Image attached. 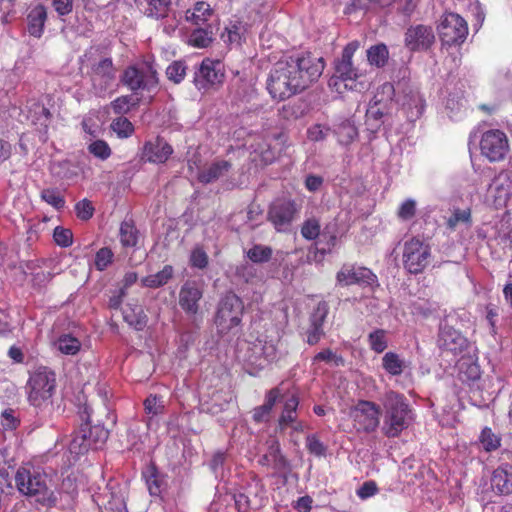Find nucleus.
<instances>
[{"label": "nucleus", "mask_w": 512, "mask_h": 512, "mask_svg": "<svg viewBox=\"0 0 512 512\" xmlns=\"http://www.w3.org/2000/svg\"><path fill=\"white\" fill-rule=\"evenodd\" d=\"M324 70L322 58L310 53L283 55L271 68L267 90L275 100H285L317 81Z\"/></svg>", "instance_id": "f257e3e1"}, {"label": "nucleus", "mask_w": 512, "mask_h": 512, "mask_svg": "<svg viewBox=\"0 0 512 512\" xmlns=\"http://www.w3.org/2000/svg\"><path fill=\"white\" fill-rule=\"evenodd\" d=\"M382 405L384 409L382 430L387 437H397L413 422V411L403 394L392 390L386 392Z\"/></svg>", "instance_id": "f03ea898"}, {"label": "nucleus", "mask_w": 512, "mask_h": 512, "mask_svg": "<svg viewBox=\"0 0 512 512\" xmlns=\"http://www.w3.org/2000/svg\"><path fill=\"white\" fill-rule=\"evenodd\" d=\"M394 95L395 88L392 83L386 82L377 89L366 111V124L372 133L381 126L386 129V125L392 123V112L396 106Z\"/></svg>", "instance_id": "7ed1b4c3"}, {"label": "nucleus", "mask_w": 512, "mask_h": 512, "mask_svg": "<svg viewBox=\"0 0 512 512\" xmlns=\"http://www.w3.org/2000/svg\"><path fill=\"white\" fill-rule=\"evenodd\" d=\"M55 384V373L47 367H39L34 371V408L40 409L44 419L48 418L53 410L51 398Z\"/></svg>", "instance_id": "20e7f679"}, {"label": "nucleus", "mask_w": 512, "mask_h": 512, "mask_svg": "<svg viewBox=\"0 0 512 512\" xmlns=\"http://www.w3.org/2000/svg\"><path fill=\"white\" fill-rule=\"evenodd\" d=\"M243 302L234 293H227L218 304L215 324L220 334H226L241 323Z\"/></svg>", "instance_id": "39448f33"}, {"label": "nucleus", "mask_w": 512, "mask_h": 512, "mask_svg": "<svg viewBox=\"0 0 512 512\" xmlns=\"http://www.w3.org/2000/svg\"><path fill=\"white\" fill-rule=\"evenodd\" d=\"M431 256L430 246L419 238L405 241L403 246V264L411 274L421 273L429 264Z\"/></svg>", "instance_id": "423d86ee"}, {"label": "nucleus", "mask_w": 512, "mask_h": 512, "mask_svg": "<svg viewBox=\"0 0 512 512\" xmlns=\"http://www.w3.org/2000/svg\"><path fill=\"white\" fill-rule=\"evenodd\" d=\"M481 155L490 162H499L507 156L510 145L506 133L500 129H489L482 133L479 141Z\"/></svg>", "instance_id": "0eeeda50"}, {"label": "nucleus", "mask_w": 512, "mask_h": 512, "mask_svg": "<svg viewBox=\"0 0 512 512\" xmlns=\"http://www.w3.org/2000/svg\"><path fill=\"white\" fill-rule=\"evenodd\" d=\"M438 33L443 45H459L468 35V25L459 14L446 13L440 20Z\"/></svg>", "instance_id": "6e6552de"}, {"label": "nucleus", "mask_w": 512, "mask_h": 512, "mask_svg": "<svg viewBox=\"0 0 512 512\" xmlns=\"http://www.w3.org/2000/svg\"><path fill=\"white\" fill-rule=\"evenodd\" d=\"M58 477L54 472L43 473L34 471V502L53 507L57 504L59 492H57Z\"/></svg>", "instance_id": "1a4fd4ad"}, {"label": "nucleus", "mask_w": 512, "mask_h": 512, "mask_svg": "<svg viewBox=\"0 0 512 512\" xmlns=\"http://www.w3.org/2000/svg\"><path fill=\"white\" fill-rule=\"evenodd\" d=\"M122 82L133 92L138 90L153 92L158 87V76L151 66H130L125 69Z\"/></svg>", "instance_id": "9d476101"}, {"label": "nucleus", "mask_w": 512, "mask_h": 512, "mask_svg": "<svg viewBox=\"0 0 512 512\" xmlns=\"http://www.w3.org/2000/svg\"><path fill=\"white\" fill-rule=\"evenodd\" d=\"M357 431L373 432L379 425L380 407L371 401L361 400L349 412Z\"/></svg>", "instance_id": "9b49d317"}, {"label": "nucleus", "mask_w": 512, "mask_h": 512, "mask_svg": "<svg viewBox=\"0 0 512 512\" xmlns=\"http://www.w3.org/2000/svg\"><path fill=\"white\" fill-rule=\"evenodd\" d=\"M512 197V178L507 172L497 174L489 184L485 202L495 208L506 206Z\"/></svg>", "instance_id": "f8f14e48"}, {"label": "nucleus", "mask_w": 512, "mask_h": 512, "mask_svg": "<svg viewBox=\"0 0 512 512\" xmlns=\"http://www.w3.org/2000/svg\"><path fill=\"white\" fill-rule=\"evenodd\" d=\"M437 343L442 351L453 355L462 353L468 346L466 337L446 321L440 323Z\"/></svg>", "instance_id": "ddd939ff"}, {"label": "nucleus", "mask_w": 512, "mask_h": 512, "mask_svg": "<svg viewBox=\"0 0 512 512\" xmlns=\"http://www.w3.org/2000/svg\"><path fill=\"white\" fill-rule=\"evenodd\" d=\"M223 65L218 60L206 58L202 61L198 71L195 73L194 82L198 89H208L222 82Z\"/></svg>", "instance_id": "4468645a"}, {"label": "nucleus", "mask_w": 512, "mask_h": 512, "mask_svg": "<svg viewBox=\"0 0 512 512\" xmlns=\"http://www.w3.org/2000/svg\"><path fill=\"white\" fill-rule=\"evenodd\" d=\"M404 42L410 51L428 50L435 42L433 28L423 24L412 25L405 33Z\"/></svg>", "instance_id": "2eb2a0df"}, {"label": "nucleus", "mask_w": 512, "mask_h": 512, "mask_svg": "<svg viewBox=\"0 0 512 512\" xmlns=\"http://www.w3.org/2000/svg\"><path fill=\"white\" fill-rule=\"evenodd\" d=\"M376 280V275L366 267L344 265L337 273V281L343 286L353 284L373 285Z\"/></svg>", "instance_id": "dca6fc26"}, {"label": "nucleus", "mask_w": 512, "mask_h": 512, "mask_svg": "<svg viewBox=\"0 0 512 512\" xmlns=\"http://www.w3.org/2000/svg\"><path fill=\"white\" fill-rule=\"evenodd\" d=\"M91 80L98 94L109 89L115 80V69L110 58L100 60L92 69Z\"/></svg>", "instance_id": "f3484780"}, {"label": "nucleus", "mask_w": 512, "mask_h": 512, "mask_svg": "<svg viewBox=\"0 0 512 512\" xmlns=\"http://www.w3.org/2000/svg\"><path fill=\"white\" fill-rule=\"evenodd\" d=\"M295 213L294 204L286 200L275 201L269 210V219L277 231H286Z\"/></svg>", "instance_id": "a211bd4d"}, {"label": "nucleus", "mask_w": 512, "mask_h": 512, "mask_svg": "<svg viewBox=\"0 0 512 512\" xmlns=\"http://www.w3.org/2000/svg\"><path fill=\"white\" fill-rule=\"evenodd\" d=\"M202 291L195 281H186L179 292V305L187 313L195 315L199 310Z\"/></svg>", "instance_id": "6ab92c4d"}, {"label": "nucleus", "mask_w": 512, "mask_h": 512, "mask_svg": "<svg viewBox=\"0 0 512 512\" xmlns=\"http://www.w3.org/2000/svg\"><path fill=\"white\" fill-rule=\"evenodd\" d=\"M172 153V146L160 137L146 142L143 148V158L155 164L165 163Z\"/></svg>", "instance_id": "aec40b11"}, {"label": "nucleus", "mask_w": 512, "mask_h": 512, "mask_svg": "<svg viewBox=\"0 0 512 512\" xmlns=\"http://www.w3.org/2000/svg\"><path fill=\"white\" fill-rule=\"evenodd\" d=\"M267 445V452L259 458V464L269 467L275 472H281L287 469L288 462L286 458L281 454L278 440L274 437H271L267 441Z\"/></svg>", "instance_id": "412c9836"}, {"label": "nucleus", "mask_w": 512, "mask_h": 512, "mask_svg": "<svg viewBox=\"0 0 512 512\" xmlns=\"http://www.w3.org/2000/svg\"><path fill=\"white\" fill-rule=\"evenodd\" d=\"M359 48V43L353 41L348 43L342 52L341 59L337 62L336 74L343 80H353L357 77V71L352 64V58Z\"/></svg>", "instance_id": "4be33fe9"}, {"label": "nucleus", "mask_w": 512, "mask_h": 512, "mask_svg": "<svg viewBox=\"0 0 512 512\" xmlns=\"http://www.w3.org/2000/svg\"><path fill=\"white\" fill-rule=\"evenodd\" d=\"M277 341L269 340V341H262L258 340L257 343L253 345V353L255 355H259L261 359L258 360H252L250 359V362L252 364H255L256 366L263 368L265 364H269L272 362L277 361L280 358V351L277 345Z\"/></svg>", "instance_id": "5701e85b"}, {"label": "nucleus", "mask_w": 512, "mask_h": 512, "mask_svg": "<svg viewBox=\"0 0 512 512\" xmlns=\"http://www.w3.org/2000/svg\"><path fill=\"white\" fill-rule=\"evenodd\" d=\"M256 143L250 144L252 161L267 165L272 163L276 158V148L272 147L269 137H257Z\"/></svg>", "instance_id": "b1692460"}, {"label": "nucleus", "mask_w": 512, "mask_h": 512, "mask_svg": "<svg viewBox=\"0 0 512 512\" xmlns=\"http://www.w3.org/2000/svg\"><path fill=\"white\" fill-rule=\"evenodd\" d=\"M425 103L423 97L418 91L410 90L405 94L401 103V111H403L407 120L415 121L424 111Z\"/></svg>", "instance_id": "393cba45"}, {"label": "nucleus", "mask_w": 512, "mask_h": 512, "mask_svg": "<svg viewBox=\"0 0 512 512\" xmlns=\"http://www.w3.org/2000/svg\"><path fill=\"white\" fill-rule=\"evenodd\" d=\"M381 366L390 377H398L409 368L410 363L401 354L388 351L382 356Z\"/></svg>", "instance_id": "a878e982"}, {"label": "nucleus", "mask_w": 512, "mask_h": 512, "mask_svg": "<svg viewBox=\"0 0 512 512\" xmlns=\"http://www.w3.org/2000/svg\"><path fill=\"white\" fill-rule=\"evenodd\" d=\"M491 485L500 494L512 493V466L502 465L492 475Z\"/></svg>", "instance_id": "bb28decb"}, {"label": "nucleus", "mask_w": 512, "mask_h": 512, "mask_svg": "<svg viewBox=\"0 0 512 512\" xmlns=\"http://www.w3.org/2000/svg\"><path fill=\"white\" fill-rule=\"evenodd\" d=\"M466 100L461 92L450 93L445 101V111L452 120H459L466 112Z\"/></svg>", "instance_id": "cd10ccee"}, {"label": "nucleus", "mask_w": 512, "mask_h": 512, "mask_svg": "<svg viewBox=\"0 0 512 512\" xmlns=\"http://www.w3.org/2000/svg\"><path fill=\"white\" fill-rule=\"evenodd\" d=\"M279 397V389L274 388L270 390L263 405L256 407L253 410V420L257 423L267 422L269 420L271 411Z\"/></svg>", "instance_id": "c85d7f7f"}, {"label": "nucleus", "mask_w": 512, "mask_h": 512, "mask_svg": "<svg viewBox=\"0 0 512 512\" xmlns=\"http://www.w3.org/2000/svg\"><path fill=\"white\" fill-rule=\"evenodd\" d=\"M230 167L231 164L226 160L216 161L209 167L205 168L201 174H199L198 181L203 184L211 183L226 174Z\"/></svg>", "instance_id": "c756f323"}, {"label": "nucleus", "mask_w": 512, "mask_h": 512, "mask_svg": "<svg viewBox=\"0 0 512 512\" xmlns=\"http://www.w3.org/2000/svg\"><path fill=\"white\" fill-rule=\"evenodd\" d=\"M299 401L298 398L294 395L287 398L284 402L283 410L279 418V427L280 429H285L286 427L294 424L297 419V407Z\"/></svg>", "instance_id": "7c9ffc66"}, {"label": "nucleus", "mask_w": 512, "mask_h": 512, "mask_svg": "<svg viewBox=\"0 0 512 512\" xmlns=\"http://www.w3.org/2000/svg\"><path fill=\"white\" fill-rule=\"evenodd\" d=\"M211 13L212 9L210 5L207 2L199 1L194 5L193 9L186 11L185 18L195 25H200L208 20Z\"/></svg>", "instance_id": "2f4dec72"}, {"label": "nucleus", "mask_w": 512, "mask_h": 512, "mask_svg": "<svg viewBox=\"0 0 512 512\" xmlns=\"http://www.w3.org/2000/svg\"><path fill=\"white\" fill-rule=\"evenodd\" d=\"M119 238L125 248H133L137 245L139 232L132 221H123L120 225Z\"/></svg>", "instance_id": "473e14b6"}, {"label": "nucleus", "mask_w": 512, "mask_h": 512, "mask_svg": "<svg viewBox=\"0 0 512 512\" xmlns=\"http://www.w3.org/2000/svg\"><path fill=\"white\" fill-rule=\"evenodd\" d=\"M173 273V267L165 265L161 271L142 278L141 282L144 287L158 288L165 285L172 278Z\"/></svg>", "instance_id": "72a5a7b5"}, {"label": "nucleus", "mask_w": 512, "mask_h": 512, "mask_svg": "<svg viewBox=\"0 0 512 512\" xmlns=\"http://www.w3.org/2000/svg\"><path fill=\"white\" fill-rule=\"evenodd\" d=\"M124 320L136 330H143L147 324V316L143 309L137 305H129L123 312Z\"/></svg>", "instance_id": "f704fd0d"}, {"label": "nucleus", "mask_w": 512, "mask_h": 512, "mask_svg": "<svg viewBox=\"0 0 512 512\" xmlns=\"http://www.w3.org/2000/svg\"><path fill=\"white\" fill-rule=\"evenodd\" d=\"M143 404L145 413L148 416L147 425L150 427L152 425L153 419L164 412V401L161 397L150 394L144 400Z\"/></svg>", "instance_id": "c9c22d12"}, {"label": "nucleus", "mask_w": 512, "mask_h": 512, "mask_svg": "<svg viewBox=\"0 0 512 512\" xmlns=\"http://www.w3.org/2000/svg\"><path fill=\"white\" fill-rule=\"evenodd\" d=\"M15 484L20 493L32 496V474L27 467H20L15 475Z\"/></svg>", "instance_id": "e433bc0d"}, {"label": "nucleus", "mask_w": 512, "mask_h": 512, "mask_svg": "<svg viewBox=\"0 0 512 512\" xmlns=\"http://www.w3.org/2000/svg\"><path fill=\"white\" fill-rule=\"evenodd\" d=\"M171 0H148L145 14L154 19H162L168 15Z\"/></svg>", "instance_id": "4c0bfd02"}, {"label": "nucleus", "mask_w": 512, "mask_h": 512, "mask_svg": "<svg viewBox=\"0 0 512 512\" xmlns=\"http://www.w3.org/2000/svg\"><path fill=\"white\" fill-rule=\"evenodd\" d=\"M90 448L93 449L92 443L89 437L87 436L86 428H82L81 431L77 433L71 440L69 445V451L76 457L80 454L85 453Z\"/></svg>", "instance_id": "58836bf2"}, {"label": "nucleus", "mask_w": 512, "mask_h": 512, "mask_svg": "<svg viewBox=\"0 0 512 512\" xmlns=\"http://www.w3.org/2000/svg\"><path fill=\"white\" fill-rule=\"evenodd\" d=\"M335 134L340 144L348 145L357 137L358 130L353 122L345 120L338 125Z\"/></svg>", "instance_id": "ea45409f"}, {"label": "nucleus", "mask_w": 512, "mask_h": 512, "mask_svg": "<svg viewBox=\"0 0 512 512\" xmlns=\"http://www.w3.org/2000/svg\"><path fill=\"white\" fill-rule=\"evenodd\" d=\"M57 349L65 355H75L80 351L81 343L70 334L61 335L56 342Z\"/></svg>", "instance_id": "a19ab883"}, {"label": "nucleus", "mask_w": 512, "mask_h": 512, "mask_svg": "<svg viewBox=\"0 0 512 512\" xmlns=\"http://www.w3.org/2000/svg\"><path fill=\"white\" fill-rule=\"evenodd\" d=\"M389 58V52L384 44H377L367 50V59L371 65L383 67Z\"/></svg>", "instance_id": "79ce46f5"}, {"label": "nucleus", "mask_w": 512, "mask_h": 512, "mask_svg": "<svg viewBox=\"0 0 512 512\" xmlns=\"http://www.w3.org/2000/svg\"><path fill=\"white\" fill-rule=\"evenodd\" d=\"M368 345L375 353H383L388 347L387 331L375 329L368 334Z\"/></svg>", "instance_id": "37998d69"}, {"label": "nucleus", "mask_w": 512, "mask_h": 512, "mask_svg": "<svg viewBox=\"0 0 512 512\" xmlns=\"http://www.w3.org/2000/svg\"><path fill=\"white\" fill-rule=\"evenodd\" d=\"M459 378L463 382H474L480 378V367L470 360H462L459 365Z\"/></svg>", "instance_id": "c03bdc74"}, {"label": "nucleus", "mask_w": 512, "mask_h": 512, "mask_svg": "<svg viewBox=\"0 0 512 512\" xmlns=\"http://www.w3.org/2000/svg\"><path fill=\"white\" fill-rule=\"evenodd\" d=\"M147 488L152 496H158L162 492L163 480L159 476L155 467H149L143 472Z\"/></svg>", "instance_id": "a18cd8bd"}, {"label": "nucleus", "mask_w": 512, "mask_h": 512, "mask_svg": "<svg viewBox=\"0 0 512 512\" xmlns=\"http://www.w3.org/2000/svg\"><path fill=\"white\" fill-rule=\"evenodd\" d=\"M212 40V32L210 30L198 28L192 31L188 43L196 48H206L211 44Z\"/></svg>", "instance_id": "49530a36"}, {"label": "nucleus", "mask_w": 512, "mask_h": 512, "mask_svg": "<svg viewBox=\"0 0 512 512\" xmlns=\"http://www.w3.org/2000/svg\"><path fill=\"white\" fill-rule=\"evenodd\" d=\"M479 442L485 451L490 452L500 447L501 439L491 430V428L485 427L481 431Z\"/></svg>", "instance_id": "de8ad7c7"}, {"label": "nucleus", "mask_w": 512, "mask_h": 512, "mask_svg": "<svg viewBox=\"0 0 512 512\" xmlns=\"http://www.w3.org/2000/svg\"><path fill=\"white\" fill-rule=\"evenodd\" d=\"M87 150L95 158L101 161L107 160L112 154L109 144L106 141L99 139L91 141L87 146Z\"/></svg>", "instance_id": "09e8293b"}, {"label": "nucleus", "mask_w": 512, "mask_h": 512, "mask_svg": "<svg viewBox=\"0 0 512 512\" xmlns=\"http://www.w3.org/2000/svg\"><path fill=\"white\" fill-rule=\"evenodd\" d=\"M246 255L254 263H264L270 260L272 249L265 245L256 244L246 251Z\"/></svg>", "instance_id": "8fccbe9b"}, {"label": "nucleus", "mask_w": 512, "mask_h": 512, "mask_svg": "<svg viewBox=\"0 0 512 512\" xmlns=\"http://www.w3.org/2000/svg\"><path fill=\"white\" fill-rule=\"evenodd\" d=\"M447 225L451 229H455L460 225L469 228L471 226L470 209H456L447 220Z\"/></svg>", "instance_id": "3c124183"}, {"label": "nucleus", "mask_w": 512, "mask_h": 512, "mask_svg": "<svg viewBox=\"0 0 512 512\" xmlns=\"http://www.w3.org/2000/svg\"><path fill=\"white\" fill-rule=\"evenodd\" d=\"M335 225L333 227L327 226L322 233H320V241L317 243V245L323 246L318 247L317 249L322 253H328L332 250L333 247H335L337 243V235L335 233L334 229Z\"/></svg>", "instance_id": "603ef678"}, {"label": "nucleus", "mask_w": 512, "mask_h": 512, "mask_svg": "<svg viewBox=\"0 0 512 512\" xmlns=\"http://www.w3.org/2000/svg\"><path fill=\"white\" fill-rule=\"evenodd\" d=\"M245 31L244 25L241 23H233L226 28V33L222 35V38L230 44L240 45L244 40Z\"/></svg>", "instance_id": "864d4df0"}, {"label": "nucleus", "mask_w": 512, "mask_h": 512, "mask_svg": "<svg viewBox=\"0 0 512 512\" xmlns=\"http://www.w3.org/2000/svg\"><path fill=\"white\" fill-rule=\"evenodd\" d=\"M220 399L221 394L219 392L213 393L210 401H206L201 404L202 410L211 414H218L219 412L223 411L229 404L231 395H228V397L225 398L224 402L222 403L219 402Z\"/></svg>", "instance_id": "5fc2aeb1"}, {"label": "nucleus", "mask_w": 512, "mask_h": 512, "mask_svg": "<svg viewBox=\"0 0 512 512\" xmlns=\"http://www.w3.org/2000/svg\"><path fill=\"white\" fill-rule=\"evenodd\" d=\"M114 253L109 247L100 248L94 258V266L98 271L106 270L113 262Z\"/></svg>", "instance_id": "6e6d98bb"}, {"label": "nucleus", "mask_w": 512, "mask_h": 512, "mask_svg": "<svg viewBox=\"0 0 512 512\" xmlns=\"http://www.w3.org/2000/svg\"><path fill=\"white\" fill-rule=\"evenodd\" d=\"M61 494L67 504H70L78 494L76 478L72 475L65 477L61 483Z\"/></svg>", "instance_id": "4d7b16f0"}, {"label": "nucleus", "mask_w": 512, "mask_h": 512, "mask_svg": "<svg viewBox=\"0 0 512 512\" xmlns=\"http://www.w3.org/2000/svg\"><path fill=\"white\" fill-rule=\"evenodd\" d=\"M111 129L120 138H127L131 136L134 130L132 123L124 117L114 119L111 123Z\"/></svg>", "instance_id": "13d9d810"}, {"label": "nucleus", "mask_w": 512, "mask_h": 512, "mask_svg": "<svg viewBox=\"0 0 512 512\" xmlns=\"http://www.w3.org/2000/svg\"><path fill=\"white\" fill-rule=\"evenodd\" d=\"M138 99H134L132 96H121L116 98L112 103L111 107L116 114H126L130 111L132 106L137 105Z\"/></svg>", "instance_id": "bf43d9fd"}, {"label": "nucleus", "mask_w": 512, "mask_h": 512, "mask_svg": "<svg viewBox=\"0 0 512 512\" xmlns=\"http://www.w3.org/2000/svg\"><path fill=\"white\" fill-rule=\"evenodd\" d=\"M329 312L328 304L321 301L314 308L313 313L310 317L311 326L323 328V324Z\"/></svg>", "instance_id": "052dcab7"}, {"label": "nucleus", "mask_w": 512, "mask_h": 512, "mask_svg": "<svg viewBox=\"0 0 512 512\" xmlns=\"http://www.w3.org/2000/svg\"><path fill=\"white\" fill-rule=\"evenodd\" d=\"M109 432L103 426L96 425L89 429V439L93 449L100 448L108 439Z\"/></svg>", "instance_id": "680f3d73"}, {"label": "nucleus", "mask_w": 512, "mask_h": 512, "mask_svg": "<svg viewBox=\"0 0 512 512\" xmlns=\"http://www.w3.org/2000/svg\"><path fill=\"white\" fill-rule=\"evenodd\" d=\"M166 75L174 83H180L186 75V66L182 61H174L166 69Z\"/></svg>", "instance_id": "e2e57ef3"}, {"label": "nucleus", "mask_w": 512, "mask_h": 512, "mask_svg": "<svg viewBox=\"0 0 512 512\" xmlns=\"http://www.w3.org/2000/svg\"><path fill=\"white\" fill-rule=\"evenodd\" d=\"M41 198L43 201L51 205L57 210H60L65 205V200L61 193L55 189H45L41 193Z\"/></svg>", "instance_id": "0e129e2a"}, {"label": "nucleus", "mask_w": 512, "mask_h": 512, "mask_svg": "<svg viewBox=\"0 0 512 512\" xmlns=\"http://www.w3.org/2000/svg\"><path fill=\"white\" fill-rule=\"evenodd\" d=\"M53 238L60 247H69L73 243V233L70 229L57 226L54 229Z\"/></svg>", "instance_id": "69168bd1"}, {"label": "nucleus", "mask_w": 512, "mask_h": 512, "mask_svg": "<svg viewBox=\"0 0 512 512\" xmlns=\"http://www.w3.org/2000/svg\"><path fill=\"white\" fill-rule=\"evenodd\" d=\"M302 236L307 240H314L320 236V224L315 218L304 222L301 229Z\"/></svg>", "instance_id": "338daca9"}, {"label": "nucleus", "mask_w": 512, "mask_h": 512, "mask_svg": "<svg viewBox=\"0 0 512 512\" xmlns=\"http://www.w3.org/2000/svg\"><path fill=\"white\" fill-rule=\"evenodd\" d=\"M190 264L198 269H204L208 265V255L203 248L197 246L191 251Z\"/></svg>", "instance_id": "774afa93"}]
</instances>
